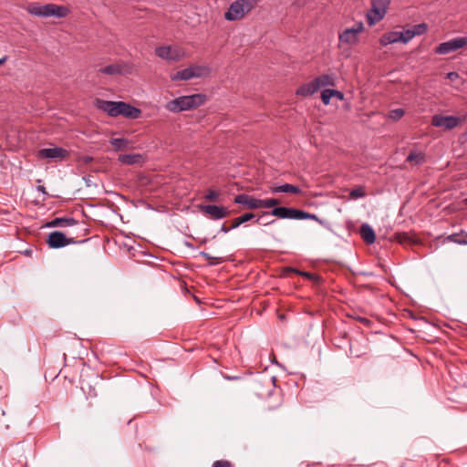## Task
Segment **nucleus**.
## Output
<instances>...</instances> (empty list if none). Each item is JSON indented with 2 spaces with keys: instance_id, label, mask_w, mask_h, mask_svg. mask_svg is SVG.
I'll return each mask as SVG.
<instances>
[{
  "instance_id": "obj_22",
  "label": "nucleus",
  "mask_w": 467,
  "mask_h": 467,
  "mask_svg": "<svg viewBox=\"0 0 467 467\" xmlns=\"http://www.w3.org/2000/svg\"><path fill=\"white\" fill-rule=\"evenodd\" d=\"M271 192L273 193H278V192H291L294 194H299L301 192V189L297 186L285 183L283 185L275 186L271 188Z\"/></svg>"
},
{
  "instance_id": "obj_6",
  "label": "nucleus",
  "mask_w": 467,
  "mask_h": 467,
  "mask_svg": "<svg viewBox=\"0 0 467 467\" xmlns=\"http://www.w3.org/2000/svg\"><path fill=\"white\" fill-rule=\"evenodd\" d=\"M210 72L211 68L208 66L192 65L171 75V79L172 81H186L192 78L206 77Z\"/></svg>"
},
{
  "instance_id": "obj_8",
  "label": "nucleus",
  "mask_w": 467,
  "mask_h": 467,
  "mask_svg": "<svg viewBox=\"0 0 467 467\" xmlns=\"http://www.w3.org/2000/svg\"><path fill=\"white\" fill-rule=\"evenodd\" d=\"M390 1L391 0H372L371 9L367 14L369 26H374L384 18Z\"/></svg>"
},
{
  "instance_id": "obj_13",
  "label": "nucleus",
  "mask_w": 467,
  "mask_h": 467,
  "mask_svg": "<svg viewBox=\"0 0 467 467\" xmlns=\"http://www.w3.org/2000/svg\"><path fill=\"white\" fill-rule=\"evenodd\" d=\"M467 45V37H455L449 41L441 43L436 48L435 52L440 55H446L460 48H462Z\"/></svg>"
},
{
  "instance_id": "obj_37",
  "label": "nucleus",
  "mask_w": 467,
  "mask_h": 467,
  "mask_svg": "<svg viewBox=\"0 0 467 467\" xmlns=\"http://www.w3.org/2000/svg\"><path fill=\"white\" fill-rule=\"evenodd\" d=\"M213 467H232V463L228 461H215Z\"/></svg>"
},
{
  "instance_id": "obj_12",
  "label": "nucleus",
  "mask_w": 467,
  "mask_h": 467,
  "mask_svg": "<svg viewBox=\"0 0 467 467\" xmlns=\"http://www.w3.org/2000/svg\"><path fill=\"white\" fill-rule=\"evenodd\" d=\"M199 209L203 215L212 220L223 219L230 214V211L226 207L214 204H200Z\"/></svg>"
},
{
  "instance_id": "obj_29",
  "label": "nucleus",
  "mask_w": 467,
  "mask_h": 467,
  "mask_svg": "<svg viewBox=\"0 0 467 467\" xmlns=\"http://www.w3.org/2000/svg\"><path fill=\"white\" fill-rule=\"evenodd\" d=\"M405 115V110L403 109H391L389 112V119H390L393 121H397L400 119Z\"/></svg>"
},
{
  "instance_id": "obj_21",
  "label": "nucleus",
  "mask_w": 467,
  "mask_h": 467,
  "mask_svg": "<svg viewBox=\"0 0 467 467\" xmlns=\"http://www.w3.org/2000/svg\"><path fill=\"white\" fill-rule=\"evenodd\" d=\"M78 222L71 217H60L55 218L53 221L47 223L48 227H67L77 224Z\"/></svg>"
},
{
  "instance_id": "obj_33",
  "label": "nucleus",
  "mask_w": 467,
  "mask_h": 467,
  "mask_svg": "<svg viewBox=\"0 0 467 467\" xmlns=\"http://www.w3.org/2000/svg\"><path fill=\"white\" fill-rule=\"evenodd\" d=\"M400 33L401 35L400 40H401V43H403V44L408 43L410 39H412L415 36L411 29H407V30H405L403 32H400Z\"/></svg>"
},
{
  "instance_id": "obj_14",
  "label": "nucleus",
  "mask_w": 467,
  "mask_h": 467,
  "mask_svg": "<svg viewBox=\"0 0 467 467\" xmlns=\"http://www.w3.org/2000/svg\"><path fill=\"white\" fill-rule=\"evenodd\" d=\"M130 67L126 63L118 62L100 67L99 73L109 76H119L130 73Z\"/></svg>"
},
{
  "instance_id": "obj_31",
  "label": "nucleus",
  "mask_w": 467,
  "mask_h": 467,
  "mask_svg": "<svg viewBox=\"0 0 467 467\" xmlns=\"http://www.w3.org/2000/svg\"><path fill=\"white\" fill-rule=\"evenodd\" d=\"M366 195V192L362 187L353 189L349 192V197L353 200L362 198Z\"/></svg>"
},
{
  "instance_id": "obj_44",
  "label": "nucleus",
  "mask_w": 467,
  "mask_h": 467,
  "mask_svg": "<svg viewBox=\"0 0 467 467\" xmlns=\"http://www.w3.org/2000/svg\"><path fill=\"white\" fill-rule=\"evenodd\" d=\"M38 191L42 192H45V187L44 186H38Z\"/></svg>"
},
{
  "instance_id": "obj_28",
  "label": "nucleus",
  "mask_w": 467,
  "mask_h": 467,
  "mask_svg": "<svg viewBox=\"0 0 467 467\" xmlns=\"http://www.w3.org/2000/svg\"><path fill=\"white\" fill-rule=\"evenodd\" d=\"M406 161L409 162L414 161L416 164H420L424 161V154L419 151L412 150L408 155Z\"/></svg>"
},
{
  "instance_id": "obj_39",
  "label": "nucleus",
  "mask_w": 467,
  "mask_h": 467,
  "mask_svg": "<svg viewBox=\"0 0 467 467\" xmlns=\"http://www.w3.org/2000/svg\"><path fill=\"white\" fill-rule=\"evenodd\" d=\"M459 78V74L457 72H449L447 74V78L450 80H455Z\"/></svg>"
},
{
  "instance_id": "obj_30",
  "label": "nucleus",
  "mask_w": 467,
  "mask_h": 467,
  "mask_svg": "<svg viewBox=\"0 0 467 467\" xmlns=\"http://www.w3.org/2000/svg\"><path fill=\"white\" fill-rule=\"evenodd\" d=\"M414 34V36H420V35H423L427 29H428V26L425 23H421V24H418V25H415L412 26V28H410Z\"/></svg>"
},
{
  "instance_id": "obj_7",
  "label": "nucleus",
  "mask_w": 467,
  "mask_h": 467,
  "mask_svg": "<svg viewBox=\"0 0 467 467\" xmlns=\"http://www.w3.org/2000/svg\"><path fill=\"white\" fill-rule=\"evenodd\" d=\"M467 119V115L461 116H444L441 114L433 115L431 118V125L433 127L441 128L446 130H453L460 124L464 123Z\"/></svg>"
},
{
  "instance_id": "obj_3",
  "label": "nucleus",
  "mask_w": 467,
  "mask_h": 467,
  "mask_svg": "<svg viewBox=\"0 0 467 467\" xmlns=\"http://www.w3.org/2000/svg\"><path fill=\"white\" fill-rule=\"evenodd\" d=\"M206 101L204 94H192L188 96H181L174 99L168 101L165 109L171 112H182L185 110L194 109Z\"/></svg>"
},
{
  "instance_id": "obj_45",
  "label": "nucleus",
  "mask_w": 467,
  "mask_h": 467,
  "mask_svg": "<svg viewBox=\"0 0 467 467\" xmlns=\"http://www.w3.org/2000/svg\"><path fill=\"white\" fill-rule=\"evenodd\" d=\"M6 60V57L0 58V65H2Z\"/></svg>"
},
{
  "instance_id": "obj_2",
  "label": "nucleus",
  "mask_w": 467,
  "mask_h": 467,
  "mask_svg": "<svg viewBox=\"0 0 467 467\" xmlns=\"http://www.w3.org/2000/svg\"><path fill=\"white\" fill-rule=\"evenodd\" d=\"M261 0H234L223 14V18L228 22H235L244 19L258 5Z\"/></svg>"
},
{
  "instance_id": "obj_19",
  "label": "nucleus",
  "mask_w": 467,
  "mask_h": 467,
  "mask_svg": "<svg viewBox=\"0 0 467 467\" xmlns=\"http://www.w3.org/2000/svg\"><path fill=\"white\" fill-rule=\"evenodd\" d=\"M317 91H318L317 87L315 81L312 80V81H310L308 83L301 85L296 89V94L297 96L306 98V97H309V96L315 94Z\"/></svg>"
},
{
  "instance_id": "obj_36",
  "label": "nucleus",
  "mask_w": 467,
  "mask_h": 467,
  "mask_svg": "<svg viewBox=\"0 0 467 467\" xmlns=\"http://www.w3.org/2000/svg\"><path fill=\"white\" fill-rule=\"evenodd\" d=\"M219 196H220L219 192L214 191V190H209L207 192V193L205 194L204 198L207 201L215 202L218 200Z\"/></svg>"
},
{
  "instance_id": "obj_5",
  "label": "nucleus",
  "mask_w": 467,
  "mask_h": 467,
  "mask_svg": "<svg viewBox=\"0 0 467 467\" xmlns=\"http://www.w3.org/2000/svg\"><path fill=\"white\" fill-rule=\"evenodd\" d=\"M264 214H271L281 219H293V220H315L318 221L316 214L306 213L302 210L289 207H275L270 213L266 212Z\"/></svg>"
},
{
  "instance_id": "obj_16",
  "label": "nucleus",
  "mask_w": 467,
  "mask_h": 467,
  "mask_svg": "<svg viewBox=\"0 0 467 467\" xmlns=\"http://www.w3.org/2000/svg\"><path fill=\"white\" fill-rule=\"evenodd\" d=\"M234 202L238 204H244L249 209H260L261 200L256 199L248 194H238L234 197Z\"/></svg>"
},
{
  "instance_id": "obj_34",
  "label": "nucleus",
  "mask_w": 467,
  "mask_h": 467,
  "mask_svg": "<svg viewBox=\"0 0 467 467\" xmlns=\"http://www.w3.org/2000/svg\"><path fill=\"white\" fill-rule=\"evenodd\" d=\"M200 254L201 256L208 260L210 265H217L222 262L221 258L214 257L206 252H201Z\"/></svg>"
},
{
  "instance_id": "obj_25",
  "label": "nucleus",
  "mask_w": 467,
  "mask_h": 467,
  "mask_svg": "<svg viewBox=\"0 0 467 467\" xmlns=\"http://www.w3.org/2000/svg\"><path fill=\"white\" fill-rule=\"evenodd\" d=\"M115 150H121L128 148L130 141L124 138H115L109 140Z\"/></svg>"
},
{
  "instance_id": "obj_24",
  "label": "nucleus",
  "mask_w": 467,
  "mask_h": 467,
  "mask_svg": "<svg viewBox=\"0 0 467 467\" xmlns=\"http://www.w3.org/2000/svg\"><path fill=\"white\" fill-rule=\"evenodd\" d=\"M444 241L452 242L458 244L466 245L467 244V233L462 231L457 234H452L448 235Z\"/></svg>"
},
{
  "instance_id": "obj_17",
  "label": "nucleus",
  "mask_w": 467,
  "mask_h": 467,
  "mask_svg": "<svg viewBox=\"0 0 467 467\" xmlns=\"http://www.w3.org/2000/svg\"><path fill=\"white\" fill-rule=\"evenodd\" d=\"M317 89L325 87H334L336 85V77L333 73L323 74L314 79Z\"/></svg>"
},
{
  "instance_id": "obj_41",
  "label": "nucleus",
  "mask_w": 467,
  "mask_h": 467,
  "mask_svg": "<svg viewBox=\"0 0 467 467\" xmlns=\"http://www.w3.org/2000/svg\"><path fill=\"white\" fill-rule=\"evenodd\" d=\"M88 397H96L97 396V392H96L95 389H92L91 386H89V391L88 392Z\"/></svg>"
},
{
  "instance_id": "obj_10",
  "label": "nucleus",
  "mask_w": 467,
  "mask_h": 467,
  "mask_svg": "<svg viewBox=\"0 0 467 467\" xmlns=\"http://www.w3.org/2000/svg\"><path fill=\"white\" fill-rule=\"evenodd\" d=\"M365 29L362 22H357L351 27L344 29L338 36L339 42L348 46H355L358 43V35Z\"/></svg>"
},
{
  "instance_id": "obj_26",
  "label": "nucleus",
  "mask_w": 467,
  "mask_h": 467,
  "mask_svg": "<svg viewBox=\"0 0 467 467\" xmlns=\"http://www.w3.org/2000/svg\"><path fill=\"white\" fill-rule=\"evenodd\" d=\"M395 240L401 244H410L416 243L415 238L407 233L396 234Z\"/></svg>"
},
{
  "instance_id": "obj_4",
  "label": "nucleus",
  "mask_w": 467,
  "mask_h": 467,
  "mask_svg": "<svg viewBox=\"0 0 467 467\" xmlns=\"http://www.w3.org/2000/svg\"><path fill=\"white\" fill-rule=\"evenodd\" d=\"M25 9L31 16L39 17L55 16L57 18H63L69 14V9L64 5L55 4L42 5L37 2L28 4Z\"/></svg>"
},
{
  "instance_id": "obj_9",
  "label": "nucleus",
  "mask_w": 467,
  "mask_h": 467,
  "mask_svg": "<svg viewBox=\"0 0 467 467\" xmlns=\"http://www.w3.org/2000/svg\"><path fill=\"white\" fill-rule=\"evenodd\" d=\"M155 54L161 59L177 62L185 57V51L179 46H161L155 48Z\"/></svg>"
},
{
  "instance_id": "obj_15",
  "label": "nucleus",
  "mask_w": 467,
  "mask_h": 467,
  "mask_svg": "<svg viewBox=\"0 0 467 467\" xmlns=\"http://www.w3.org/2000/svg\"><path fill=\"white\" fill-rule=\"evenodd\" d=\"M67 151L59 147L45 148L38 150V156L43 159L54 161L63 160L67 157Z\"/></svg>"
},
{
  "instance_id": "obj_20",
  "label": "nucleus",
  "mask_w": 467,
  "mask_h": 467,
  "mask_svg": "<svg viewBox=\"0 0 467 467\" xmlns=\"http://www.w3.org/2000/svg\"><path fill=\"white\" fill-rule=\"evenodd\" d=\"M360 235L367 244H371L375 243L376 235L374 230L368 223H364L361 225Z\"/></svg>"
},
{
  "instance_id": "obj_43",
  "label": "nucleus",
  "mask_w": 467,
  "mask_h": 467,
  "mask_svg": "<svg viewBox=\"0 0 467 467\" xmlns=\"http://www.w3.org/2000/svg\"><path fill=\"white\" fill-rule=\"evenodd\" d=\"M359 320H360V322H362L364 324H368L369 323V320L365 318V317H359Z\"/></svg>"
},
{
  "instance_id": "obj_38",
  "label": "nucleus",
  "mask_w": 467,
  "mask_h": 467,
  "mask_svg": "<svg viewBox=\"0 0 467 467\" xmlns=\"http://www.w3.org/2000/svg\"><path fill=\"white\" fill-rule=\"evenodd\" d=\"M332 97H336L339 100L344 99V94L341 91L337 90V89H332Z\"/></svg>"
},
{
  "instance_id": "obj_11",
  "label": "nucleus",
  "mask_w": 467,
  "mask_h": 467,
  "mask_svg": "<svg viewBox=\"0 0 467 467\" xmlns=\"http://www.w3.org/2000/svg\"><path fill=\"white\" fill-rule=\"evenodd\" d=\"M87 240L75 241L72 237H67L65 234L59 231L52 232L48 234L47 244L50 248L58 249L65 247L70 244L85 243Z\"/></svg>"
},
{
  "instance_id": "obj_32",
  "label": "nucleus",
  "mask_w": 467,
  "mask_h": 467,
  "mask_svg": "<svg viewBox=\"0 0 467 467\" xmlns=\"http://www.w3.org/2000/svg\"><path fill=\"white\" fill-rule=\"evenodd\" d=\"M279 200L275 198L261 200V208H271L279 204Z\"/></svg>"
},
{
  "instance_id": "obj_1",
  "label": "nucleus",
  "mask_w": 467,
  "mask_h": 467,
  "mask_svg": "<svg viewBox=\"0 0 467 467\" xmlns=\"http://www.w3.org/2000/svg\"><path fill=\"white\" fill-rule=\"evenodd\" d=\"M95 106L110 117L123 116L127 119H136L141 115V111L139 108L124 101H110L97 99Z\"/></svg>"
},
{
  "instance_id": "obj_23",
  "label": "nucleus",
  "mask_w": 467,
  "mask_h": 467,
  "mask_svg": "<svg viewBox=\"0 0 467 467\" xmlns=\"http://www.w3.org/2000/svg\"><path fill=\"white\" fill-rule=\"evenodd\" d=\"M119 161L122 164L132 165L139 163L142 160V155L139 153L135 154H121L118 158Z\"/></svg>"
},
{
  "instance_id": "obj_18",
  "label": "nucleus",
  "mask_w": 467,
  "mask_h": 467,
  "mask_svg": "<svg viewBox=\"0 0 467 467\" xmlns=\"http://www.w3.org/2000/svg\"><path fill=\"white\" fill-rule=\"evenodd\" d=\"M400 39L401 35L400 32L391 31L382 35L381 37L379 38V43L381 46L385 47L390 44L401 43Z\"/></svg>"
},
{
  "instance_id": "obj_42",
  "label": "nucleus",
  "mask_w": 467,
  "mask_h": 467,
  "mask_svg": "<svg viewBox=\"0 0 467 467\" xmlns=\"http://www.w3.org/2000/svg\"><path fill=\"white\" fill-rule=\"evenodd\" d=\"M232 228H228L225 226V224L223 223L222 226H221V229L220 231L224 233V234H227Z\"/></svg>"
},
{
  "instance_id": "obj_40",
  "label": "nucleus",
  "mask_w": 467,
  "mask_h": 467,
  "mask_svg": "<svg viewBox=\"0 0 467 467\" xmlns=\"http://www.w3.org/2000/svg\"><path fill=\"white\" fill-rule=\"evenodd\" d=\"M299 275H304V276H306L307 278L309 279H314L315 278V275L311 273H306V272H297Z\"/></svg>"
},
{
  "instance_id": "obj_27",
  "label": "nucleus",
  "mask_w": 467,
  "mask_h": 467,
  "mask_svg": "<svg viewBox=\"0 0 467 467\" xmlns=\"http://www.w3.org/2000/svg\"><path fill=\"white\" fill-rule=\"evenodd\" d=\"M254 217V214L252 213H247L243 214L242 216L235 218L233 220V224L231 226L232 229H235L239 227L242 223H244Z\"/></svg>"
},
{
  "instance_id": "obj_35",
  "label": "nucleus",
  "mask_w": 467,
  "mask_h": 467,
  "mask_svg": "<svg viewBox=\"0 0 467 467\" xmlns=\"http://www.w3.org/2000/svg\"><path fill=\"white\" fill-rule=\"evenodd\" d=\"M332 98V89H324L321 92V100L324 105H328L330 103V99Z\"/></svg>"
}]
</instances>
